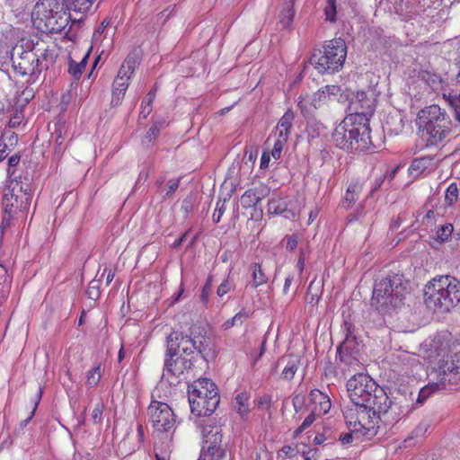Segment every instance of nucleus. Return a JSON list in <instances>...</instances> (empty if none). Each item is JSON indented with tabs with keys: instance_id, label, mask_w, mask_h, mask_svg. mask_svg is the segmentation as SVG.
Masks as SVG:
<instances>
[{
	"instance_id": "aec40b11",
	"label": "nucleus",
	"mask_w": 460,
	"mask_h": 460,
	"mask_svg": "<svg viewBox=\"0 0 460 460\" xmlns=\"http://www.w3.org/2000/svg\"><path fill=\"white\" fill-rule=\"evenodd\" d=\"M437 168V163L432 156H423L415 158L410 167L409 173L413 178H418L422 174H429Z\"/></svg>"
},
{
	"instance_id": "09e8293b",
	"label": "nucleus",
	"mask_w": 460,
	"mask_h": 460,
	"mask_svg": "<svg viewBox=\"0 0 460 460\" xmlns=\"http://www.w3.org/2000/svg\"><path fill=\"white\" fill-rule=\"evenodd\" d=\"M224 211H225L224 203L220 204V202H217L216 209L213 213L214 222L218 223L220 221L221 217L224 214Z\"/></svg>"
},
{
	"instance_id": "473e14b6",
	"label": "nucleus",
	"mask_w": 460,
	"mask_h": 460,
	"mask_svg": "<svg viewBox=\"0 0 460 460\" xmlns=\"http://www.w3.org/2000/svg\"><path fill=\"white\" fill-rule=\"evenodd\" d=\"M75 12L85 13L93 5L95 0H67Z\"/></svg>"
},
{
	"instance_id": "cd10ccee",
	"label": "nucleus",
	"mask_w": 460,
	"mask_h": 460,
	"mask_svg": "<svg viewBox=\"0 0 460 460\" xmlns=\"http://www.w3.org/2000/svg\"><path fill=\"white\" fill-rule=\"evenodd\" d=\"M297 106L300 109L302 114L307 117L317 109V102H313L310 99V95L299 96L297 101Z\"/></svg>"
},
{
	"instance_id": "7ed1b4c3",
	"label": "nucleus",
	"mask_w": 460,
	"mask_h": 460,
	"mask_svg": "<svg viewBox=\"0 0 460 460\" xmlns=\"http://www.w3.org/2000/svg\"><path fill=\"white\" fill-rule=\"evenodd\" d=\"M427 307L440 313L449 312L460 302V279L452 275H439L424 287Z\"/></svg>"
},
{
	"instance_id": "1a4fd4ad",
	"label": "nucleus",
	"mask_w": 460,
	"mask_h": 460,
	"mask_svg": "<svg viewBox=\"0 0 460 460\" xmlns=\"http://www.w3.org/2000/svg\"><path fill=\"white\" fill-rule=\"evenodd\" d=\"M429 382L419 393L418 402H423L433 393L460 385V357L455 356L429 374Z\"/></svg>"
},
{
	"instance_id": "9d476101",
	"label": "nucleus",
	"mask_w": 460,
	"mask_h": 460,
	"mask_svg": "<svg viewBox=\"0 0 460 460\" xmlns=\"http://www.w3.org/2000/svg\"><path fill=\"white\" fill-rule=\"evenodd\" d=\"M346 57V43L338 38L327 41L322 49L315 50L311 57V63L319 73L332 74L343 66Z\"/></svg>"
},
{
	"instance_id": "13d9d810",
	"label": "nucleus",
	"mask_w": 460,
	"mask_h": 460,
	"mask_svg": "<svg viewBox=\"0 0 460 460\" xmlns=\"http://www.w3.org/2000/svg\"><path fill=\"white\" fill-rule=\"evenodd\" d=\"M6 148L7 144L4 142H0V162H2L7 155Z\"/></svg>"
},
{
	"instance_id": "ddd939ff",
	"label": "nucleus",
	"mask_w": 460,
	"mask_h": 460,
	"mask_svg": "<svg viewBox=\"0 0 460 460\" xmlns=\"http://www.w3.org/2000/svg\"><path fill=\"white\" fill-rule=\"evenodd\" d=\"M153 428L159 432H170L175 427V415L171 407L162 402L153 401L147 410Z\"/></svg>"
},
{
	"instance_id": "20e7f679",
	"label": "nucleus",
	"mask_w": 460,
	"mask_h": 460,
	"mask_svg": "<svg viewBox=\"0 0 460 460\" xmlns=\"http://www.w3.org/2000/svg\"><path fill=\"white\" fill-rule=\"evenodd\" d=\"M416 121L428 146L440 145L451 132V119L438 105L433 104L420 110Z\"/></svg>"
},
{
	"instance_id": "9b49d317",
	"label": "nucleus",
	"mask_w": 460,
	"mask_h": 460,
	"mask_svg": "<svg viewBox=\"0 0 460 460\" xmlns=\"http://www.w3.org/2000/svg\"><path fill=\"white\" fill-rule=\"evenodd\" d=\"M203 437V445L199 460H221L223 449L221 448L222 435L218 427L205 423H198Z\"/></svg>"
},
{
	"instance_id": "c03bdc74",
	"label": "nucleus",
	"mask_w": 460,
	"mask_h": 460,
	"mask_svg": "<svg viewBox=\"0 0 460 460\" xmlns=\"http://www.w3.org/2000/svg\"><path fill=\"white\" fill-rule=\"evenodd\" d=\"M180 184V178H173L170 179L167 182V190H166V196L172 195L179 187Z\"/></svg>"
},
{
	"instance_id": "ea45409f",
	"label": "nucleus",
	"mask_w": 460,
	"mask_h": 460,
	"mask_svg": "<svg viewBox=\"0 0 460 460\" xmlns=\"http://www.w3.org/2000/svg\"><path fill=\"white\" fill-rule=\"evenodd\" d=\"M310 99L313 102H317L318 108L321 105V103L327 102L326 91L321 89L315 92L313 95H310Z\"/></svg>"
},
{
	"instance_id": "6e6552de",
	"label": "nucleus",
	"mask_w": 460,
	"mask_h": 460,
	"mask_svg": "<svg viewBox=\"0 0 460 460\" xmlns=\"http://www.w3.org/2000/svg\"><path fill=\"white\" fill-rule=\"evenodd\" d=\"M406 294V282L402 275H387L376 281L372 296V305L379 307H397Z\"/></svg>"
},
{
	"instance_id": "72a5a7b5",
	"label": "nucleus",
	"mask_w": 460,
	"mask_h": 460,
	"mask_svg": "<svg viewBox=\"0 0 460 460\" xmlns=\"http://www.w3.org/2000/svg\"><path fill=\"white\" fill-rule=\"evenodd\" d=\"M336 0H327L324 7L325 19L331 22L337 20Z\"/></svg>"
},
{
	"instance_id": "2eb2a0df",
	"label": "nucleus",
	"mask_w": 460,
	"mask_h": 460,
	"mask_svg": "<svg viewBox=\"0 0 460 460\" xmlns=\"http://www.w3.org/2000/svg\"><path fill=\"white\" fill-rule=\"evenodd\" d=\"M349 108L351 111L349 117L357 118L358 122L369 127V120L375 111V100L363 91L356 92L349 97Z\"/></svg>"
},
{
	"instance_id": "b1692460",
	"label": "nucleus",
	"mask_w": 460,
	"mask_h": 460,
	"mask_svg": "<svg viewBox=\"0 0 460 460\" xmlns=\"http://www.w3.org/2000/svg\"><path fill=\"white\" fill-rule=\"evenodd\" d=\"M294 0H285L279 14V23L283 28H289L292 24L295 12L293 9Z\"/></svg>"
},
{
	"instance_id": "69168bd1",
	"label": "nucleus",
	"mask_w": 460,
	"mask_h": 460,
	"mask_svg": "<svg viewBox=\"0 0 460 460\" xmlns=\"http://www.w3.org/2000/svg\"><path fill=\"white\" fill-rule=\"evenodd\" d=\"M113 278H114V272H112V270H110L108 272V275H107V279H106L107 285H109L112 281Z\"/></svg>"
},
{
	"instance_id": "f03ea898",
	"label": "nucleus",
	"mask_w": 460,
	"mask_h": 460,
	"mask_svg": "<svg viewBox=\"0 0 460 460\" xmlns=\"http://www.w3.org/2000/svg\"><path fill=\"white\" fill-rule=\"evenodd\" d=\"M56 54L44 41L22 39L11 51L14 72L35 82L40 73L55 62Z\"/></svg>"
},
{
	"instance_id": "f8f14e48",
	"label": "nucleus",
	"mask_w": 460,
	"mask_h": 460,
	"mask_svg": "<svg viewBox=\"0 0 460 460\" xmlns=\"http://www.w3.org/2000/svg\"><path fill=\"white\" fill-rule=\"evenodd\" d=\"M138 65V58L135 55H128L122 63L113 82L111 96V104L113 106H119L121 103L129 85V80Z\"/></svg>"
},
{
	"instance_id": "37998d69",
	"label": "nucleus",
	"mask_w": 460,
	"mask_h": 460,
	"mask_svg": "<svg viewBox=\"0 0 460 460\" xmlns=\"http://www.w3.org/2000/svg\"><path fill=\"white\" fill-rule=\"evenodd\" d=\"M20 158L21 157L19 155H13L8 159L9 168L7 170V174H8L9 178H11L12 175L14 173V169H13V168L15 167L19 164Z\"/></svg>"
},
{
	"instance_id": "774afa93",
	"label": "nucleus",
	"mask_w": 460,
	"mask_h": 460,
	"mask_svg": "<svg viewBox=\"0 0 460 460\" xmlns=\"http://www.w3.org/2000/svg\"><path fill=\"white\" fill-rule=\"evenodd\" d=\"M155 458L156 460H170L169 457L165 455H159V454H155Z\"/></svg>"
},
{
	"instance_id": "c85d7f7f",
	"label": "nucleus",
	"mask_w": 460,
	"mask_h": 460,
	"mask_svg": "<svg viewBox=\"0 0 460 460\" xmlns=\"http://www.w3.org/2000/svg\"><path fill=\"white\" fill-rule=\"evenodd\" d=\"M235 409L241 416L249 412V395L246 393H240L235 396Z\"/></svg>"
},
{
	"instance_id": "338daca9",
	"label": "nucleus",
	"mask_w": 460,
	"mask_h": 460,
	"mask_svg": "<svg viewBox=\"0 0 460 460\" xmlns=\"http://www.w3.org/2000/svg\"><path fill=\"white\" fill-rule=\"evenodd\" d=\"M314 442L316 444V445H320L323 442V435H317L314 437Z\"/></svg>"
},
{
	"instance_id": "603ef678",
	"label": "nucleus",
	"mask_w": 460,
	"mask_h": 460,
	"mask_svg": "<svg viewBox=\"0 0 460 460\" xmlns=\"http://www.w3.org/2000/svg\"><path fill=\"white\" fill-rule=\"evenodd\" d=\"M40 395L38 396L37 400L35 401V403H34V406H33V409L32 411H31L30 415L21 422V426L22 427H25L32 419V417L34 416L35 414V411L37 410V407H38V403H39V401H40Z\"/></svg>"
},
{
	"instance_id": "f3484780",
	"label": "nucleus",
	"mask_w": 460,
	"mask_h": 460,
	"mask_svg": "<svg viewBox=\"0 0 460 460\" xmlns=\"http://www.w3.org/2000/svg\"><path fill=\"white\" fill-rule=\"evenodd\" d=\"M294 119V112L291 110H288L275 127L272 134L274 143L273 148L271 150V155L276 160L281 157L282 151L288 142L291 129L293 128Z\"/></svg>"
},
{
	"instance_id": "864d4df0",
	"label": "nucleus",
	"mask_w": 460,
	"mask_h": 460,
	"mask_svg": "<svg viewBox=\"0 0 460 460\" xmlns=\"http://www.w3.org/2000/svg\"><path fill=\"white\" fill-rule=\"evenodd\" d=\"M316 449H307L303 451L302 456L305 460H316L315 458Z\"/></svg>"
},
{
	"instance_id": "58836bf2",
	"label": "nucleus",
	"mask_w": 460,
	"mask_h": 460,
	"mask_svg": "<svg viewBox=\"0 0 460 460\" xmlns=\"http://www.w3.org/2000/svg\"><path fill=\"white\" fill-rule=\"evenodd\" d=\"M258 408L261 410H270L272 403V397L270 394H264L257 400Z\"/></svg>"
},
{
	"instance_id": "bf43d9fd",
	"label": "nucleus",
	"mask_w": 460,
	"mask_h": 460,
	"mask_svg": "<svg viewBox=\"0 0 460 460\" xmlns=\"http://www.w3.org/2000/svg\"><path fill=\"white\" fill-rule=\"evenodd\" d=\"M270 162V155L266 153H263L261 158V167H267Z\"/></svg>"
},
{
	"instance_id": "7c9ffc66",
	"label": "nucleus",
	"mask_w": 460,
	"mask_h": 460,
	"mask_svg": "<svg viewBox=\"0 0 460 460\" xmlns=\"http://www.w3.org/2000/svg\"><path fill=\"white\" fill-rule=\"evenodd\" d=\"M349 343V337L347 336L343 343L341 344L337 349V352L340 356L341 360L346 363L347 365H352L353 361L356 360V358H351L350 356H349V351L350 349Z\"/></svg>"
},
{
	"instance_id": "0eeeda50",
	"label": "nucleus",
	"mask_w": 460,
	"mask_h": 460,
	"mask_svg": "<svg viewBox=\"0 0 460 460\" xmlns=\"http://www.w3.org/2000/svg\"><path fill=\"white\" fill-rule=\"evenodd\" d=\"M188 400L191 413L196 416L212 414L220 402L217 388L208 378H199L189 385Z\"/></svg>"
},
{
	"instance_id": "3c124183",
	"label": "nucleus",
	"mask_w": 460,
	"mask_h": 460,
	"mask_svg": "<svg viewBox=\"0 0 460 460\" xmlns=\"http://www.w3.org/2000/svg\"><path fill=\"white\" fill-rule=\"evenodd\" d=\"M323 91H326V97H327V100L332 96V95H337L341 89L339 86H336V85H326L324 88H323Z\"/></svg>"
},
{
	"instance_id": "0e129e2a",
	"label": "nucleus",
	"mask_w": 460,
	"mask_h": 460,
	"mask_svg": "<svg viewBox=\"0 0 460 460\" xmlns=\"http://www.w3.org/2000/svg\"><path fill=\"white\" fill-rule=\"evenodd\" d=\"M305 262H303L302 260H297V262H296V270L298 271V273L301 275L304 271V269H305Z\"/></svg>"
},
{
	"instance_id": "8fccbe9b",
	"label": "nucleus",
	"mask_w": 460,
	"mask_h": 460,
	"mask_svg": "<svg viewBox=\"0 0 460 460\" xmlns=\"http://www.w3.org/2000/svg\"><path fill=\"white\" fill-rule=\"evenodd\" d=\"M298 244V236L296 234L290 235L287 240V250L293 252Z\"/></svg>"
},
{
	"instance_id": "c9c22d12",
	"label": "nucleus",
	"mask_w": 460,
	"mask_h": 460,
	"mask_svg": "<svg viewBox=\"0 0 460 460\" xmlns=\"http://www.w3.org/2000/svg\"><path fill=\"white\" fill-rule=\"evenodd\" d=\"M444 96L447 99L449 105L454 110L456 119L460 122V94L449 93L447 97L446 94H444Z\"/></svg>"
},
{
	"instance_id": "2f4dec72",
	"label": "nucleus",
	"mask_w": 460,
	"mask_h": 460,
	"mask_svg": "<svg viewBox=\"0 0 460 460\" xmlns=\"http://www.w3.org/2000/svg\"><path fill=\"white\" fill-rule=\"evenodd\" d=\"M454 227L452 224H445L439 226L436 232V240L444 243L449 240L453 233Z\"/></svg>"
},
{
	"instance_id": "423d86ee",
	"label": "nucleus",
	"mask_w": 460,
	"mask_h": 460,
	"mask_svg": "<svg viewBox=\"0 0 460 460\" xmlns=\"http://www.w3.org/2000/svg\"><path fill=\"white\" fill-rule=\"evenodd\" d=\"M358 117L346 116L335 127L332 133L334 145L341 149L351 151H365L371 145L370 128L357 121Z\"/></svg>"
},
{
	"instance_id": "a878e982",
	"label": "nucleus",
	"mask_w": 460,
	"mask_h": 460,
	"mask_svg": "<svg viewBox=\"0 0 460 460\" xmlns=\"http://www.w3.org/2000/svg\"><path fill=\"white\" fill-rule=\"evenodd\" d=\"M345 422L347 424L348 429H349V432L341 434L340 437V440L343 445H347L352 442L353 438L358 439L360 437L366 438L367 439L372 438L376 434L368 435L367 434V430L365 429H362V430H354L352 426L349 425L348 420L345 419Z\"/></svg>"
},
{
	"instance_id": "f704fd0d",
	"label": "nucleus",
	"mask_w": 460,
	"mask_h": 460,
	"mask_svg": "<svg viewBox=\"0 0 460 460\" xmlns=\"http://www.w3.org/2000/svg\"><path fill=\"white\" fill-rule=\"evenodd\" d=\"M457 199H458L457 185H456V183H451L446 190V194H445L446 204L448 206H452L456 202Z\"/></svg>"
},
{
	"instance_id": "6e6d98bb",
	"label": "nucleus",
	"mask_w": 460,
	"mask_h": 460,
	"mask_svg": "<svg viewBox=\"0 0 460 460\" xmlns=\"http://www.w3.org/2000/svg\"><path fill=\"white\" fill-rule=\"evenodd\" d=\"M358 197L355 196L354 194H350L349 192L346 191V194H345V197H344V203H347L348 206H351L352 204L355 203V201L357 200Z\"/></svg>"
},
{
	"instance_id": "a18cd8bd",
	"label": "nucleus",
	"mask_w": 460,
	"mask_h": 460,
	"mask_svg": "<svg viewBox=\"0 0 460 460\" xmlns=\"http://www.w3.org/2000/svg\"><path fill=\"white\" fill-rule=\"evenodd\" d=\"M296 450L291 446H284L279 453L280 457H294L296 456Z\"/></svg>"
},
{
	"instance_id": "412c9836",
	"label": "nucleus",
	"mask_w": 460,
	"mask_h": 460,
	"mask_svg": "<svg viewBox=\"0 0 460 460\" xmlns=\"http://www.w3.org/2000/svg\"><path fill=\"white\" fill-rule=\"evenodd\" d=\"M284 365V367L280 373V378L285 381H290L294 378L299 365L300 359L297 356L289 355L288 357H282L277 363L276 367Z\"/></svg>"
},
{
	"instance_id": "dca6fc26",
	"label": "nucleus",
	"mask_w": 460,
	"mask_h": 460,
	"mask_svg": "<svg viewBox=\"0 0 460 460\" xmlns=\"http://www.w3.org/2000/svg\"><path fill=\"white\" fill-rule=\"evenodd\" d=\"M190 360L182 355L169 353L167 351L162 374V381H165L171 385L179 384L181 376L190 367Z\"/></svg>"
},
{
	"instance_id": "4468645a",
	"label": "nucleus",
	"mask_w": 460,
	"mask_h": 460,
	"mask_svg": "<svg viewBox=\"0 0 460 460\" xmlns=\"http://www.w3.org/2000/svg\"><path fill=\"white\" fill-rule=\"evenodd\" d=\"M31 202V193L22 190L18 181H11L10 185L4 189L3 196V208L5 213L14 214L18 210L26 209Z\"/></svg>"
},
{
	"instance_id": "052dcab7",
	"label": "nucleus",
	"mask_w": 460,
	"mask_h": 460,
	"mask_svg": "<svg viewBox=\"0 0 460 460\" xmlns=\"http://www.w3.org/2000/svg\"><path fill=\"white\" fill-rule=\"evenodd\" d=\"M293 281V276L291 275H288L286 279H285V283H284V288H283V290L285 293H287L288 291V288L289 287L291 286V283Z\"/></svg>"
},
{
	"instance_id": "49530a36",
	"label": "nucleus",
	"mask_w": 460,
	"mask_h": 460,
	"mask_svg": "<svg viewBox=\"0 0 460 460\" xmlns=\"http://www.w3.org/2000/svg\"><path fill=\"white\" fill-rule=\"evenodd\" d=\"M250 314L246 310H241L234 316V319L237 326L242 325L248 318Z\"/></svg>"
},
{
	"instance_id": "393cba45",
	"label": "nucleus",
	"mask_w": 460,
	"mask_h": 460,
	"mask_svg": "<svg viewBox=\"0 0 460 460\" xmlns=\"http://www.w3.org/2000/svg\"><path fill=\"white\" fill-rule=\"evenodd\" d=\"M89 55L90 50L84 53L79 62L70 58L68 72L75 79H78L82 75L83 71L86 66Z\"/></svg>"
},
{
	"instance_id": "c756f323",
	"label": "nucleus",
	"mask_w": 460,
	"mask_h": 460,
	"mask_svg": "<svg viewBox=\"0 0 460 460\" xmlns=\"http://www.w3.org/2000/svg\"><path fill=\"white\" fill-rule=\"evenodd\" d=\"M156 89L154 87L149 91L141 103L140 116L146 119L152 111V102L155 98Z\"/></svg>"
},
{
	"instance_id": "f257e3e1",
	"label": "nucleus",
	"mask_w": 460,
	"mask_h": 460,
	"mask_svg": "<svg viewBox=\"0 0 460 460\" xmlns=\"http://www.w3.org/2000/svg\"><path fill=\"white\" fill-rule=\"evenodd\" d=\"M347 391L352 402L344 411V419L354 430L365 429L367 434H376L379 423L393 425L401 418L397 404L392 403L385 392L367 374H357L347 382Z\"/></svg>"
},
{
	"instance_id": "de8ad7c7",
	"label": "nucleus",
	"mask_w": 460,
	"mask_h": 460,
	"mask_svg": "<svg viewBox=\"0 0 460 460\" xmlns=\"http://www.w3.org/2000/svg\"><path fill=\"white\" fill-rule=\"evenodd\" d=\"M210 289H211L210 279H208L207 281V283L204 285L202 291H201V295H200L201 301L204 304H207L208 302Z\"/></svg>"
},
{
	"instance_id": "4c0bfd02",
	"label": "nucleus",
	"mask_w": 460,
	"mask_h": 460,
	"mask_svg": "<svg viewBox=\"0 0 460 460\" xmlns=\"http://www.w3.org/2000/svg\"><path fill=\"white\" fill-rule=\"evenodd\" d=\"M104 409L103 402H100L96 403L92 412V420L93 423L100 424L102 421V411Z\"/></svg>"
},
{
	"instance_id": "6ab92c4d",
	"label": "nucleus",
	"mask_w": 460,
	"mask_h": 460,
	"mask_svg": "<svg viewBox=\"0 0 460 460\" xmlns=\"http://www.w3.org/2000/svg\"><path fill=\"white\" fill-rule=\"evenodd\" d=\"M307 407L310 411L318 414V417H322L331 410V399L322 391L314 389L309 394Z\"/></svg>"
},
{
	"instance_id": "4d7b16f0",
	"label": "nucleus",
	"mask_w": 460,
	"mask_h": 460,
	"mask_svg": "<svg viewBox=\"0 0 460 460\" xmlns=\"http://www.w3.org/2000/svg\"><path fill=\"white\" fill-rule=\"evenodd\" d=\"M234 326H237V325H236V323H235V321H234V317H232V318H230V319L226 320V321L222 324V328H223L224 330H229V329H231V328H232V327H234Z\"/></svg>"
},
{
	"instance_id": "680f3d73",
	"label": "nucleus",
	"mask_w": 460,
	"mask_h": 460,
	"mask_svg": "<svg viewBox=\"0 0 460 460\" xmlns=\"http://www.w3.org/2000/svg\"><path fill=\"white\" fill-rule=\"evenodd\" d=\"M318 215H319V210L317 208H315L314 210H312L309 214L308 224H311L313 221H314L315 218L318 217Z\"/></svg>"
},
{
	"instance_id": "a19ab883",
	"label": "nucleus",
	"mask_w": 460,
	"mask_h": 460,
	"mask_svg": "<svg viewBox=\"0 0 460 460\" xmlns=\"http://www.w3.org/2000/svg\"><path fill=\"white\" fill-rule=\"evenodd\" d=\"M233 288V284L228 280L225 279L217 288V294L218 296L222 297L226 294H227Z\"/></svg>"
},
{
	"instance_id": "5701e85b",
	"label": "nucleus",
	"mask_w": 460,
	"mask_h": 460,
	"mask_svg": "<svg viewBox=\"0 0 460 460\" xmlns=\"http://www.w3.org/2000/svg\"><path fill=\"white\" fill-rule=\"evenodd\" d=\"M251 277L252 280L249 285L252 288H257L258 287L266 284L268 282V277L264 273L261 269V265L260 263H252L250 266Z\"/></svg>"
},
{
	"instance_id": "5fc2aeb1",
	"label": "nucleus",
	"mask_w": 460,
	"mask_h": 460,
	"mask_svg": "<svg viewBox=\"0 0 460 460\" xmlns=\"http://www.w3.org/2000/svg\"><path fill=\"white\" fill-rule=\"evenodd\" d=\"M25 2L26 0H5L6 4H8L11 8L16 9L22 7Z\"/></svg>"
},
{
	"instance_id": "79ce46f5",
	"label": "nucleus",
	"mask_w": 460,
	"mask_h": 460,
	"mask_svg": "<svg viewBox=\"0 0 460 460\" xmlns=\"http://www.w3.org/2000/svg\"><path fill=\"white\" fill-rule=\"evenodd\" d=\"M362 188L363 185L359 181H353L348 186L347 192L354 194L355 196L358 197L362 190Z\"/></svg>"
},
{
	"instance_id": "e433bc0d",
	"label": "nucleus",
	"mask_w": 460,
	"mask_h": 460,
	"mask_svg": "<svg viewBox=\"0 0 460 460\" xmlns=\"http://www.w3.org/2000/svg\"><path fill=\"white\" fill-rule=\"evenodd\" d=\"M317 418H319L318 414H314V412L310 411L309 415L304 420L302 424L294 431V438H297L304 430L309 428Z\"/></svg>"
},
{
	"instance_id": "bb28decb",
	"label": "nucleus",
	"mask_w": 460,
	"mask_h": 460,
	"mask_svg": "<svg viewBox=\"0 0 460 460\" xmlns=\"http://www.w3.org/2000/svg\"><path fill=\"white\" fill-rule=\"evenodd\" d=\"M102 364L97 363L93 367L85 373V385L88 388L95 387L102 378Z\"/></svg>"
},
{
	"instance_id": "a211bd4d",
	"label": "nucleus",
	"mask_w": 460,
	"mask_h": 460,
	"mask_svg": "<svg viewBox=\"0 0 460 460\" xmlns=\"http://www.w3.org/2000/svg\"><path fill=\"white\" fill-rule=\"evenodd\" d=\"M194 349H201V342L197 343L188 335H183L178 332H171L167 337V351L169 353H178V355H189Z\"/></svg>"
},
{
	"instance_id": "4be33fe9",
	"label": "nucleus",
	"mask_w": 460,
	"mask_h": 460,
	"mask_svg": "<svg viewBox=\"0 0 460 460\" xmlns=\"http://www.w3.org/2000/svg\"><path fill=\"white\" fill-rule=\"evenodd\" d=\"M266 194L267 189L264 186L249 189L242 195L240 203L244 208L254 207L258 202L264 199Z\"/></svg>"
},
{
	"instance_id": "39448f33",
	"label": "nucleus",
	"mask_w": 460,
	"mask_h": 460,
	"mask_svg": "<svg viewBox=\"0 0 460 460\" xmlns=\"http://www.w3.org/2000/svg\"><path fill=\"white\" fill-rule=\"evenodd\" d=\"M70 14L64 0H40L32 12L35 27L45 33H58L68 25Z\"/></svg>"
},
{
	"instance_id": "e2e57ef3",
	"label": "nucleus",
	"mask_w": 460,
	"mask_h": 460,
	"mask_svg": "<svg viewBox=\"0 0 460 460\" xmlns=\"http://www.w3.org/2000/svg\"><path fill=\"white\" fill-rule=\"evenodd\" d=\"M427 430V425H420L414 431L415 436L422 435Z\"/></svg>"
}]
</instances>
